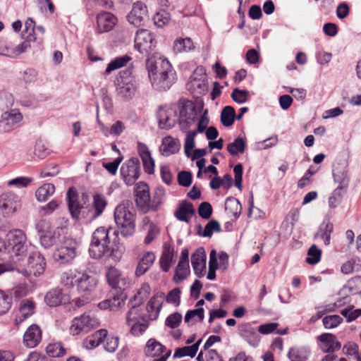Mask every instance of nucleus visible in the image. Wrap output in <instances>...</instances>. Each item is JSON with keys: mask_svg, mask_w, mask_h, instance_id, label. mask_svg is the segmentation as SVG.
Here are the masks:
<instances>
[{"mask_svg": "<svg viewBox=\"0 0 361 361\" xmlns=\"http://www.w3.org/2000/svg\"><path fill=\"white\" fill-rule=\"evenodd\" d=\"M176 111L172 109H164L161 107L157 112L159 128L170 130L177 123Z\"/></svg>", "mask_w": 361, "mask_h": 361, "instance_id": "16", "label": "nucleus"}, {"mask_svg": "<svg viewBox=\"0 0 361 361\" xmlns=\"http://www.w3.org/2000/svg\"><path fill=\"white\" fill-rule=\"evenodd\" d=\"M192 176L190 171H182L178 174V183L181 186H190L192 183Z\"/></svg>", "mask_w": 361, "mask_h": 361, "instance_id": "63", "label": "nucleus"}, {"mask_svg": "<svg viewBox=\"0 0 361 361\" xmlns=\"http://www.w3.org/2000/svg\"><path fill=\"white\" fill-rule=\"evenodd\" d=\"M249 92L245 90H240L238 87L233 89L231 93L232 99L238 103L243 104L248 99Z\"/></svg>", "mask_w": 361, "mask_h": 361, "instance_id": "57", "label": "nucleus"}, {"mask_svg": "<svg viewBox=\"0 0 361 361\" xmlns=\"http://www.w3.org/2000/svg\"><path fill=\"white\" fill-rule=\"evenodd\" d=\"M207 255L204 247H198L191 256V264L195 275L201 277L206 269Z\"/></svg>", "mask_w": 361, "mask_h": 361, "instance_id": "20", "label": "nucleus"}, {"mask_svg": "<svg viewBox=\"0 0 361 361\" xmlns=\"http://www.w3.org/2000/svg\"><path fill=\"white\" fill-rule=\"evenodd\" d=\"M135 197L137 207L142 212L146 213L149 209V188L147 183L140 181L135 187Z\"/></svg>", "mask_w": 361, "mask_h": 361, "instance_id": "13", "label": "nucleus"}, {"mask_svg": "<svg viewBox=\"0 0 361 361\" xmlns=\"http://www.w3.org/2000/svg\"><path fill=\"white\" fill-rule=\"evenodd\" d=\"M195 214V210L193 208L192 204L183 200L176 211L175 216L180 221L188 223L190 221L188 215L193 216Z\"/></svg>", "mask_w": 361, "mask_h": 361, "instance_id": "31", "label": "nucleus"}, {"mask_svg": "<svg viewBox=\"0 0 361 361\" xmlns=\"http://www.w3.org/2000/svg\"><path fill=\"white\" fill-rule=\"evenodd\" d=\"M221 230L220 224L216 220L212 219L206 224L202 236L211 238L214 232H220Z\"/></svg>", "mask_w": 361, "mask_h": 361, "instance_id": "56", "label": "nucleus"}, {"mask_svg": "<svg viewBox=\"0 0 361 361\" xmlns=\"http://www.w3.org/2000/svg\"><path fill=\"white\" fill-rule=\"evenodd\" d=\"M39 241L42 247L44 248H49L56 243V237L55 234H53L51 232H47L40 235Z\"/></svg>", "mask_w": 361, "mask_h": 361, "instance_id": "58", "label": "nucleus"}, {"mask_svg": "<svg viewBox=\"0 0 361 361\" xmlns=\"http://www.w3.org/2000/svg\"><path fill=\"white\" fill-rule=\"evenodd\" d=\"M134 42L135 48L141 54H148L157 44L154 34L145 29L137 30Z\"/></svg>", "mask_w": 361, "mask_h": 361, "instance_id": "6", "label": "nucleus"}, {"mask_svg": "<svg viewBox=\"0 0 361 361\" xmlns=\"http://www.w3.org/2000/svg\"><path fill=\"white\" fill-rule=\"evenodd\" d=\"M193 47L190 38L178 39L174 42V49L178 52L190 51Z\"/></svg>", "mask_w": 361, "mask_h": 361, "instance_id": "53", "label": "nucleus"}, {"mask_svg": "<svg viewBox=\"0 0 361 361\" xmlns=\"http://www.w3.org/2000/svg\"><path fill=\"white\" fill-rule=\"evenodd\" d=\"M189 269V262L179 260L178 265L176 268V272L173 280L176 283L186 279V271Z\"/></svg>", "mask_w": 361, "mask_h": 361, "instance_id": "47", "label": "nucleus"}, {"mask_svg": "<svg viewBox=\"0 0 361 361\" xmlns=\"http://www.w3.org/2000/svg\"><path fill=\"white\" fill-rule=\"evenodd\" d=\"M69 297L63 294L60 289H52L44 297V301L49 307H57L62 303H66Z\"/></svg>", "mask_w": 361, "mask_h": 361, "instance_id": "25", "label": "nucleus"}, {"mask_svg": "<svg viewBox=\"0 0 361 361\" xmlns=\"http://www.w3.org/2000/svg\"><path fill=\"white\" fill-rule=\"evenodd\" d=\"M322 251L315 245H312L308 250L306 262L309 264H315L321 259Z\"/></svg>", "mask_w": 361, "mask_h": 361, "instance_id": "52", "label": "nucleus"}, {"mask_svg": "<svg viewBox=\"0 0 361 361\" xmlns=\"http://www.w3.org/2000/svg\"><path fill=\"white\" fill-rule=\"evenodd\" d=\"M116 17L109 12H102L97 16V29L99 32L111 30L116 25Z\"/></svg>", "mask_w": 361, "mask_h": 361, "instance_id": "23", "label": "nucleus"}, {"mask_svg": "<svg viewBox=\"0 0 361 361\" xmlns=\"http://www.w3.org/2000/svg\"><path fill=\"white\" fill-rule=\"evenodd\" d=\"M246 147L245 140L241 137H236L233 142L227 145L228 152L233 156L238 153H243Z\"/></svg>", "mask_w": 361, "mask_h": 361, "instance_id": "45", "label": "nucleus"}, {"mask_svg": "<svg viewBox=\"0 0 361 361\" xmlns=\"http://www.w3.org/2000/svg\"><path fill=\"white\" fill-rule=\"evenodd\" d=\"M333 177L334 182L339 184L338 187L343 188H348L350 178L348 174L347 166L345 165L335 166L333 169Z\"/></svg>", "mask_w": 361, "mask_h": 361, "instance_id": "33", "label": "nucleus"}, {"mask_svg": "<svg viewBox=\"0 0 361 361\" xmlns=\"http://www.w3.org/2000/svg\"><path fill=\"white\" fill-rule=\"evenodd\" d=\"M66 199L70 213L73 218L78 219L80 214V205L77 192L72 188L66 193Z\"/></svg>", "mask_w": 361, "mask_h": 361, "instance_id": "29", "label": "nucleus"}, {"mask_svg": "<svg viewBox=\"0 0 361 361\" xmlns=\"http://www.w3.org/2000/svg\"><path fill=\"white\" fill-rule=\"evenodd\" d=\"M173 248L171 247L170 246L164 247V251L159 259L160 267L163 271L167 272L169 270L171 264L175 262L173 260Z\"/></svg>", "mask_w": 361, "mask_h": 361, "instance_id": "37", "label": "nucleus"}, {"mask_svg": "<svg viewBox=\"0 0 361 361\" xmlns=\"http://www.w3.org/2000/svg\"><path fill=\"white\" fill-rule=\"evenodd\" d=\"M46 352L48 357H60L66 353V350L63 348L61 343H51L46 347Z\"/></svg>", "mask_w": 361, "mask_h": 361, "instance_id": "41", "label": "nucleus"}, {"mask_svg": "<svg viewBox=\"0 0 361 361\" xmlns=\"http://www.w3.org/2000/svg\"><path fill=\"white\" fill-rule=\"evenodd\" d=\"M321 343L320 349L326 353H334L341 348V344L336 336L330 333H324L317 337Z\"/></svg>", "mask_w": 361, "mask_h": 361, "instance_id": "17", "label": "nucleus"}, {"mask_svg": "<svg viewBox=\"0 0 361 361\" xmlns=\"http://www.w3.org/2000/svg\"><path fill=\"white\" fill-rule=\"evenodd\" d=\"M144 353L147 357L154 358L153 361H167L171 350H167L165 345L152 338L147 341Z\"/></svg>", "mask_w": 361, "mask_h": 361, "instance_id": "5", "label": "nucleus"}, {"mask_svg": "<svg viewBox=\"0 0 361 361\" xmlns=\"http://www.w3.org/2000/svg\"><path fill=\"white\" fill-rule=\"evenodd\" d=\"M180 148V142L178 140L174 139L171 136H166L162 140L160 152L162 155L169 157L177 153Z\"/></svg>", "mask_w": 361, "mask_h": 361, "instance_id": "26", "label": "nucleus"}, {"mask_svg": "<svg viewBox=\"0 0 361 361\" xmlns=\"http://www.w3.org/2000/svg\"><path fill=\"white\" fill-rule=\"evenodd\" d=\"M29 47L30 44L27 42H24L14 49H8L6 47L5 52H3L1 54L7 57L15 59L20 54L24 53Z\"/></svg>", "mask_w": 361, "mask_h": 361, "instance_id": "50", "label": "nucleus"}, {"mask_svg": "<svg viewBox=\"0 0 361 361\" xmlns=\"http://www.w3.org/2000/svg\"><path fill=\"white\" fill-rule=\"evenodd\" d=\"M153 20L157 27H162L170 22L171 16L168 12L161 10L154 16Z\"/></svg>", "mask_w": 361, "mask_h": 361, "instance_id": "54", "label": "nucleus"}, {"mask_svg": "<svg viewBox=\"0 0 361 361\" xmlns=\"http://www.w3.org/2000/svg\"><path fill=\"white\" fill-rule=\"evenodd\" d=\"M35 308V305L32 301L28 299L23 300L20 303L19 314L15 319L16 324L18 325L22 323L30 316L33 314Z\"/></svg>", "mask_w": 361, "mask_h": 361, "instance_id": "28", "label": "nucleus"}, {"mask_svg": "<svg viewBox=\"0 0 361 361\" xmlns=\"http://www.w3.org/2000/svg\"><path fill=\"white\" fill-rule=\"evenodd\" d=\"M343 322V318L337 314L328 315L323 318L322 323L326 329H333Z\"/></svg>", "mask_w": 361, "mask_h": 361, "instance_id": "55", "label": "nucleus"}, {"mask_svg": "<svg viewBox=\"0 0 361 361\" xmlns=\"http://www.w3.org/2000/svg\"><path fill=\"white\" fill-rule=\"evenodd\" d=\"M125 252V247L120 243L118 232L111 228L99 227L92 235L89 253L94 259L105 257L118 262Z\"/></svg>", "mask_w": 361, "mask_h": 361, "instance_id": "1", "label": "nucleus"}, {"mask_svg": "<svg viewBox=\"0 0 361 361\" xmlns=\"http://www.w3.org/2000/svg\"><path fill=\"white\" fill-rule=\"evenodd\" d=\"M12 298L0 290V315L6 314L11 307Z\"/></svg>", "mask_w": 361, "mask_h": 361, "instance_id": "51", "label": "nucleus"}, {"mask_svg": "<svg viewBox=\"0 0 361 361\" xmlns=\"http://www.w3.org/2000/svg\"><path fill=\"white\" fill-rule=\"evenodd\" d=\"M20 206L19 197L10 192H5L0 195V209L6 215L15 212Z\"/></svg>", "mask_w": 361, "mask_h": 361, "instance_id": "18", "label": "nucleus"}, {"mask_svg": "<svg viewBox=\"0 0 361 361\" xmlns=\"http://www.w3.org/2000/svg\"><path fill=\"white\" fill-rule=\"evenodd\" d=\"M311 351L308 347L295 346L290 348L287 356L290 361H306Z\"/></svg>", "mask_w": 361, "mask_h": 361, "instance_id": "35", "label": "nucleus"}, {"mask_svg": "<svg viewBox=\"0 0 361 361\" xmlns=\"http://www.w3.org/2000/svg\"><path fill=\"white\" fill-rule=\"evenodd\" d=\"M242 207L239 200L233 197H228L225 202V210L229 214L233 215L235 219L241 214Z\"/></svg>", "mask_w": 361, "mask_h": 361, "instance_id": "38", "label": "nucleus"}, {"mask_svg": "<svg viewBox=\"0 0 361 361\" xmlns=\"http://www.w3.org/2000/svg\"><path fill=\"white\" fill-rule=\"evenodd\" d=\"M164 296V294L163 293H157L147 302V311L148 312V317L150 320H155L159 317L162 303L157 301V298L158 297L163 298Z\"/></svg>", "mask_w": 361, "mask_h": 361, "instance_id": "34", "label": "nucleus"}, {"mask_svg": "<svg viewBox=\"0 0 361 361\" xmlns=\"http://www.w3.org/2000/svg\"><path fill=\"white\" fill-rule=\"evenodd\" d=\"M150 288L148 285H143L137 291V294L129 301L128 305H136L140 306L149 294Z\"/></svg>", "mask_w": 361, "mask_h": 361, "instance_id": "44", "label": "nucleus"}, {"mask_svg": "<svg viewBox=\"0 0 361 361\" xmlns=\"http://www.w3.org/2000/svg\"><path fill=\"white\" fill-rule=\"evenodd\" d=\"M114 220L122 235L129 236L134 233L135 213L132 201L123 200L115 208Z\"/></svg>", "mask_w": 361, "mask_h": 361, "instance_id": "2", "label": "nucleus"}, {"mask_svg": "<svg viewBox=\"0 0 361 361\" xmlns=\"http://www.w3.org/2000/svg\"><path fill=\"white\" fill-rule=\"evenodd\" d=\"M147 6L140 1L135 3L130 13L127 16L128 21L136 26H140L147 16Z\"/></svg>", "mask_w": 361, "mask_h": 361, "instance_id": "19", "label": "nucleus"}, {"mask_svg": "<svg viewBox=\"0 0 361 361\" xmlns=\"http://www.w3.org/2000/svg\"><path fill=\"white\" fill-rule=\"evenodd\" d=\"M77 243L73 239H66L63 244L56 249L54 255L61 264L71 261L76 256Z\"/></svg>", "mask_w": 361, "mask_h": 361, "instance_id": "10", "label": "nucleus"}, {"mask_svg": "<svg viewBox=\"0 0 361 361\" xmlns=\"http://www.w3.org/2000/svg\"><path fill=\"white\" fill-rule=\"evenodd\" d=\"M106 279L110 286L115 290H120L122 289L119 286L121 273L119 270L115 267H110L106 272Z\"/></svg>", "mask_w": 361, "mask_h": 361, "instance_id": "39", "label": "nucleus"}, {"mask_svg": "<svg viewBox=\"0 0 361 361\" xmlns=\"http://www.w3.org/2000/svg\"><path fill=\"white\" fill-rule=\"evenodd\" d=\"M140 162L138 158L132 157L121 167V174L127 185H133L140 176Z\"/></svg>", "mask_w": 361, "mask_h": 361, "instance_id": "4", "label": "nucleus"}, {"mask_svg": "<svg viewBox=\"0 0 361 361\" xmlns=\"http://www.w3.org/2000/svg\"><path fill=\"white\" fill-rule=\"evenodd\" d=\"M347 286L353 294L361 293V276H357L348 280Z\"/></svg>", "mask_w": 361, "mask_h": 361, "instance_id": "62", "label": "nucleus"}, {"mask_svg": "<svg viewBox=\"0 0 361 361\" xmlns=\"http://www.w3.org/2000/svg\"><path fill=\"white\" fill-rule=\"evenodd\" d=\"M345 188L337 187L332 192L329 198V206L330 208L334 209L337 207L342 201L343 196V190Z\"/></svg>", "mask_w": 361, "mask_h": 361, "instance_id": "49", "label": "nucleus"}, {"mask_svg": "<svg viewBox=\"0 0 361 361\" xmlns=\"http://www.w3.org/2000/svg\"><path fill=\"white\" fill-rule=\"evenodd\" d=\"M25 240L26 237L23 231L15 230L11 233L9 243L16 255H22L26 252Z\"/></svg>", "mask_w": 361, "mask_h": 361, "instance_id": "22", "label": "nucleus"}, {"mask_svg": "<svg viewBox=\"0 0 361 361\" xmlns=\"http://www.w3.org/2000/svg\"><path fill=\"white\" fill-rule=\"evenodd\" d=\"M75 283L77 286V290L80 293L85 295H89L92 292L97 285V279L93 275L87 272H78V274H75Z\"/></svg>", "mask_w": 361, "mask_h": 361, "instance_id": "9", "label": "nucleus"}, {"mask_svg": "<svg viewBox=\"0 0 361 361\" xmlns=\"http://www.w3.org/2000/svg\"><path fill=\"white\" fill-rule=\"evenodd\" d=\"M55 191V187L52 183H46L39 187L35 192V196L38 201L45 202Z\"/></svg>", "mask_w": 361, "mask_h": 361, "instance_id": "40", "label": "nucleus"}, {"mask_svg": "<svg viewBox=\"0 0 361 361\" xmlns=\"http://www.w3.org/2000/svg\"><path fill=\"white\" fill-rule=\"evenodd\" d=\"M238 334L252 348L259 346L261 336L257 329L251 323H243L238 326Z\"/></svg>", "mask_w": 361, "mask_h": 361, "instance_id": "11", "label": "nucleus"}, {"mask_svg": "<svg viewBox=\"0 0 361 361\" xmlns=\"http://www.w3.org/2000/svg\"><path fill=\"white\" fill-rule=\"evenodd\" d=\"M156 256L152 252H147L140 259L135 269V275L141 276L145 274L153 264Z\"/></svg>", "mask_w": 361, "mask_h": 361, "instance_id": "32", "label": "nucleus"}, {"mask_svg": "<svg viewBox=\"0 0 361 361\" xmlns=\"http://www.w3.org/2000/svg\"><path fill=\"white\" fill-rule=\"evenodd\" d=\"M179 118L187 119H196L197 109L195 104L189 100L180 99L179 101Z\"/></svg>", "mask_w": 361, "mask_h": 361, "instance_id": "30", "label": "nucleus"}, {"mask_svg": "<svg viewBox=\"0 0 361 361\" xmlns=\"http://www.w3.org/2000/svg\"><path fill=\"white\" fill-rule=\"evenodd\" d=\"M334 231V225L329 221H324L319 226L318 232L315 234V238H321L326 245L330 244L331 235Z\"/></svg>", "mask_w": 361, "mask_h": 361, "instance_id": "36", "label": "nucleus"}, {"mask_svg": "<svg viewBox=\"0 0 361 361\" xmlns=\"http://www.w3.org/2000/svg\"><path fill=\"white\" fill-rule=\"evenodd\" d=\"M27 270L25 271L30 275L39 276L45 270L46 261L42 255L39 252H32L28 257Z\"/></svg>", "mask_w": 361, "mask_h": 361, "instance_id": "15", "label": "nucleus"}, {"mask_svg": "<svg viewBox=\"0 0 361 361\" xmlns=\"http://www.w3.org/2000/svg\"><path fill=\"white\" fill-rule=\"evenodd\" d=\"M23 116L17 109H11L1 114L0 133H8L21 125Z\"/></svg>", "mask_w": 361, "mask_h": 361, "instance_id": "8", "label": "nucleus"}, {"mask_svg": "<svg viewBox=\"0 0 361 361\" xmlns=\"http://www.w3.org/2000/svg\"><path fill=\"white\" fill-rule=\"evenodd\" d=\"M136 87L130 70L122 71L117 79V92L121 97L129 100L135 94Z\"/></svg>", "mask_w": 361, "mask_h": 361, "instance_id": "3", "label": "nucleus"}, {"mask_svg": "<svg viewBox=\"0 0 361 361\" xmlns=\"http://www.w3.org/2000/svg\"><path fill=\"white\" fill-rule=\"evenodd\" d=\"M146 66L149 78L159 75V73H166L175 71L171 63L165 58L152 56L147 59Z\"/></svg>", "mask_w": 361, "mask_h": 361, "instance_id": "7", "label": "nucleus"}, {"mask_svg": "<svg viewBox=\"0 0 361 361\" xmlns=\"http://www.w3.org/2000/svg\"><path fill=\"white\" fill-rule=\"evenodd\" d=\"M107 204L106 198L103 195L96 194L93 196L92 207L94 211V216H100Z\"/></svg>", "mask_w": 361, "mask_h": 361, "instance_id": "43", "label": "nucleus"}, {"mask_svg": "<svg viewBox=\"0 0 361 361\" xmlns=\"http://www.w3.org/2000/svg\"><path fill=\"white\" fill-rule=\"evenodd\" d=\"M198 214L204 219H209L212 214V207L207 202H202L198 207Z\"/></svg>", "mask_w": 361, "mask_h": 361, "instance_id": "61", "label": "nucleus"}, {"mask_svg": "<svg viewBox=\"0 0 361 361\" xmlns=\"http://www.w3.org/2000/svg\"><path fill=\"white\" fill-rule=\"evenodd\" d=\"M42 332L39 327L32 324L25 331L23 336V342L28 348L35 347L41 341Z\"/></svg>", "mask_w": 361, "mask_h": 361, "instance_id": "24", "label": "nucleus"}, {"mask_svg": "<svg viewBox=\"0 0 361 361\" xmlns=\"http://www.w3.org/2000/svg\"><path fill=\"white\" fill-rule=\"evenodd\" d=\"M130 60V57L127 55H124L114 59L108 64L106 69L105 71V73L108 75L111 71L117 70L124 66Z\"/></svg>", "mask_w": 361, "mask_h": 361, "instance_id": "46", "label": "nucleus"}, {"mask_svg": "<svg viewBox=\"0 0 361 361\" xmlns=\"http://www.w3.org/2000/svg\"><path fill=\"white\" fill-rule=\"evenodd\" d=\"M98 325L99 322L95 317L89 314H84L73 320L71 331L74 335H78L81 332H87Z\"/></svg>", "mask_w": 361, "mask_h": 361, "instance_id": "12", "label": "nucleus"}, {"mask_svg": "<svg viewBox=\"0 0 361 361\" xmlns=\"http://www.w3.org/2000/svg\"><path fill=\"white\" fill-rule=\"evenodd\" d=\"M130 308L126 315V322L128 325H131V322H137V318L140 316V310L136 305H128Z\"/></svg>", "mask_w": 361, "mask_h": 361, "instance_id": "59", "label": "nucleus"}, {"mask_svg": "<svg viewBox=\"0 0 361 361\" xmlns=\"http://www.w3.org/2000/svg\"><path fill=\"white\" fill-rule=\"evenodd\" d=\"M182 321V314L179 312H174L167 317L165 321V325L171 328L175 329L179 326Z\"/></svg>", "mask_w": 361, "mask_h": 361, "instance_id": "60", "label": "nucleus"}, {"mask_svg": "<svg viewBox=\"0 0 361 361\" xmlns=\"http://www.w3.org/2000/svg\"><path fill=\"white\" fill-rule=\"evenodd\" d=\"M116 293L111 298H109L111 301V310H114L118 307H121L124 304L126 300L127 299V294L124 293L123 290L120 289V290H115Z\"/></svg>", "mask_w": 361, "mask_h": 361, "instance_id": "48", "label": "nucleus"}, {"mask_svg": "<svg viewBox=\"0 0 361 361\" xmlns=\"http://www.w3.org/2000/svg\"><path fill=\"white\" fill-rule=\"evenodd\" d=\"M353 307L345 308L341 310V314L346 318L348 322H351L355 320L361 315V309L353 310Z\"/></svg>", "mask_w": 361, "mask_h": 361, "instance_id": "64", "label": "nucleus"}, {"mask_svg": "<svg viewBox=\"0 0 361 361\" xmlns=\"http://www.w3.org/2000/svg\"><path fill=\"white\" fill-rule=\"evenodd\" d=\"M108 332L106 329H99L92 334L88 336L83 341L82 345L88 350H92L102 343L107 336Z\"/></svg>", "mask_w": 361, "mask_h": 361, "instance_id": "27", "label": "nucleus"}, {"mask_svg": "<svg viewBox=\"0 0 361 361\" xmlns=\"http://www.w3.org/2000/svg\"><path fill=\"white\" fill-rule=\"evenodd\" d=\"M235 111L231 106H226L221 113V122L226 127L232 126L234 123Z\"/></svg>", "mask_w": 361, "mask_h": 361, "instance_id": "42", "label": "nucleus"}, {"mask_svg": "<svg viewBox=\"0 0 361 361\" xmlns=\"http://www.w3.org/2000/svg\"><path fill=\"white\" fill-rule=\"evenodd\" d=\"M152 87L158 92L169 90L176 80V71L159 73V75L149 78Z\"/></svg>", "mask_w": 361, "mask_h": 361, "instance_id": "14", "label": "nucleus"}, {"mask_svg": "<svg viewBox=\"0 0 361 361\" xmlns=\"http://www.w3.org/2000/svg\"><path fill=\"white\" fill-rule=\"evenodd\" d=\"M137 152L142 161L145 172L149 175L154 174L155 163L147 146L142 142H138Z\"/></svg>", "mask_w": 361, "mask_h": 361, "instance_id": "21", "label": "nucleus"}]
</instances>
